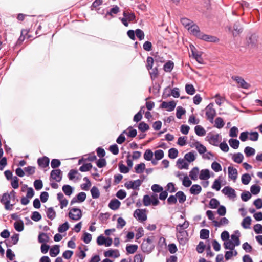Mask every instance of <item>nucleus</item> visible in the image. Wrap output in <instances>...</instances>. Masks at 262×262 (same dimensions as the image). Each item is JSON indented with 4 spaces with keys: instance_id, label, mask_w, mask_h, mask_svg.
<instances>
[{
    "instance_id": "1",
    "label": "nucleus",
    "mask_w": 262,
    "mask_h": 262,
    "mask_svg": "<svg viewBox=\"0 0 262 262\" xmlns=\"http://www.w3.org/2000/svg\"><path fill=\"white\" fill-rule=\"evenodd\" d=\"M205 110L207 119L210 122L213 123L214 118L216 114V111L213 108V104L212 103H209L205 108Z\"/></svg>"
},
{
    "instance_id": "2",
    "label": "nucleus",
    "mask_w": 262,
    "mask_h": 262,
    "mask_svg": "<svg viewBox=\"0 0 262 262\" xmlns=\"http://www.w3.org/2000/svg\"><path fill=\"white\" fill-rule=\"evenodd\" d=\"M10 198L8 195V193H4L0 198V202L2 204H4L5 208L7 210H11L12 206L14 205V204H10Z\"/></svg>"
},
{
    "instance_id": "3",
    "label": "nucleus",
    "mask_w": 262,
    "mask_h": 262,
    "mask_svg": "<svg viewBox=\"0 0 262 262\" xmlns=\"http://www.w3.org/2000/svg\"><path fill=\"white\" fill-rule=\"evenodd\" d=\"M81 210L77 208H71L69 212V216L73 220L78 221L82 217Z\"/></svg>"
},
{
    "instance_id": "4",
    "label": "nucleus",
    "mask_w": 262,
    "mask_h": 262,
    "mask_svg": "<svg viewBox=\"0 0 262 262\" xmlns=\"http://www.w3.org/2000/svg\"><path fill=\"white\" fill-rule=\"evenodd\" d=\"M141 248L143 252L150 253L153 249L151 239L148 237L146 240H144L141 244Z\"/></svg>"
},
{
    "instance_id": "5",
    "label": "nucleus",
    "mask_w": 262,
    "mask_h": 262,
    "mask_svg": "<svg viewBox=\"0 0 262 262\" xmlns=\"http://www.w3.org/2000/svg\"><path fill=\"white\" fill-rule=\"evenodd\" d=\"M134 217L140 222H144L147 220V215L145 210L137 209L134 212Z\"/></svg>"
},
{
    "instance_id": "6",
    "label": "nucleus",
    "mask_w": 262,
    "mask_h": 262,
    "mask_svg": "<svg viewBox=\"0 0 262 262\" xmlns=\"http://www.w3.org/2000/svg\"><path fill=\"white\" fill-rule=\"evenodd\" d=\"M62 178V172L59 169H53L51 171L50 180H55L57 182H60Z\"/></svg>"
},
{
    "instance_id": "7",
    "label": "nucleus",
    "mask_w": 262,
    "mask_h": 262,
    "mask_svg": "<svg viewBox=\"0 0 262 262\" xmlns=\"http://www.w3.org/2000/svg\"><path fill=\"white\" fill-rule=\"evenodd\" d=\"M142 183V180L138 179L135 181H130L125 184V187L128 189H139Z\"/></svg>"
},
{
    "instance_id": "8",
    "label": "nucleus",
    "mask_w": 262,
    "mask_h": 262,
    "mask_svg": "<svg viewBox=\"0 0 262 262\" xmlns=\"http://www.w3.org/2000/svg\"><path fill=\"white\" fill-rule=\"evenodd\" d=\"M187 30L189 31L192 35L199 39L203 33L200 31L199 26L194 23L187 28Z\"/></svg>"
},
{
    "instance_id": "9",
    "label": "nucleus",
    "mask_w": 262,
    "mask_h": 262,
    "mask_svg": "<svg viewBox=\"0 0 262 262\" xmlns=\"http://www.w3.org/2000/svg\"><path fill=\"white\" fill-rule=\"evenodd\" d=\"M220 136L219 134H216L215 135L211 134L208 135L206 138H207V140L209 142V143L215 146H217L219 145V143L220 141Z\"/></svg>"
},
{
    "instance_id": "10",
    "label": "nucleus",
    "mask_w": 262,
    "mask_h": 262,
    "mask_svg": "<svg viewBox=\"0 0 262 262\" xmlns=\"http://www.w3.org/2000/svg\"><path fill=\"white\" fill-rule=\"evenodd\" d=\"M222 192L230 199L235 198L236 196L235 190L229 186H225L222 190Z\"/></svg>"
},
{
    "instance_id": "11",
    "label": "nucleus",
    "mask_w": 262,
    "mask_h": 262,
    "mask_svg": "<svg viewBox=\"0 0 262 262\" xmlns=\"http://www.w3.org/2000/svg\"><path fill=\"white\" fill-rule=\"evenodd\" d=\"M176 106V103L174 101L169 102L163 101L160 105V107L165 108L168 112H171L174 110Z\"/></svg>"
},
{
    "instance_id": "12",
    "label": "nucleus",
    "mask_w": 262,
    "mask_h": 262,
    "mask_svg": "<svg viewBox=\"0 0 262 262\" xmlns=\"http://www.w3.org/2000/svg\"><path fill=\"white\" fill-rule=\"evenodd\" d=\"M86 197V193L84 192H81L77 195L76 197H74L72 199L70 205H72L77 202H83L85 201Z\"/></svg>"
},
{
    "instance_id": "13",
    "label": "nucleus",
    "mask_w": 262,
    "mask_h": 262,
    "mask_svg": "<svg viewBox=\"0 0 262 262\" xmlns=\"http://www.w3.org/2000/svg\"><path fill=\"white\" fill-rule=\"evenodd\" d=\"M232 78L239 85L240 87L246 89L249 87V84L247 83L241 77L233 76Z\"/></svg>"
},
{
    "instance_id": "14",
    "label": "nucleus",
    "mask_w": 262,
    "mask_h": 262,
    "mask_svg": "<svg viewBox=\"0 0 262 262\" xmlns=\"http://www.w3.org/2000/svg\"><path fill=\"white\" fill-rule=\"evenodd\" d=\"M50 162V159L48 157L44 156L42 158H39L37 160V163L38 165L42 168H45L49 166Z\"/></svg>"
},
{
    "instance_id": "15",
    "label": "nucleus",
    "mask_w": 262,
    "mask_h": 262,
    "mask_svg": "<svg viewBox=\"0 0 262 262\" xmlns=\"http://www.w3.org/2000/svg\"><path fill=\"white\" fill-rule=\"evenodd\" d=\"M104 255L106 257L117 258L120 256V254L119 251L117 249H110L105 251L104 253Z\"/></svg>"
},
{
    "instance_id": "16",
    "label": "nucleus",
    "mask_w": 262,
    "mask_h": 262,
    "mask_svg": "<svg viewBox=\"0 0 262 262\" xmlns=\"http://www.w3.org/2000/svg\"><path fill=\"white\" fill-rule=\"evenodd\" d=\"M228 170L229 178L233 181H235L237 177V169L232 166H229L228 168Z\"/></svg>"
},
{
    "instance_id": "17",
    "label": "nucleus",
    "mask_w": 262,
    "mask_h": 262,
    "mask_svg": "<svg viewBox=\"0 0 262 262\" xmlns=\"http://www.w3.org/2000/svg\"><path fill=\"white\" fill-rule=\"evenodd\" d=\"M177 165L180 169H188L189 167V164L185 161V160L182 158H179L177 161Z\"/></svg>"
},
{
    "instance_id": "18",
    "label": "nucleus",
    "mask_w": 262,
    "mask_h": 262,
    "mask_svg": "<svg viewBox=\"0 0 262 262\" xmlns=\"http://www.w3.org/2000/svg\"><path fill=\"white\" fill-rule=\"evenodd\" d=\"M120 202L118 200L114 199L111 200L108 204V207L111 209L116 210L120 207Z\"/></svg>"
},
{
    "instance_id": "19",
    "label": "nucleus",
    "mask_w": 262,
    "mask_h": 262,
    "mask_svg": "<svg viewBox=\"0 0 262 262\" xmlns=\"http://www.w3.org/2000/svg\"><path fill=\"white\" fill-rule=\"evenodd\" d=\"M193 145L198 152L201 155L203 154L207 151L206 147L198 141L195 142Z\"/></svg>"
},
{
    "instance_id": "20",
    "label": "nucleus",
    "mask_w": 262,
    "mask_h": 262,
    "mask_svg": "<svg viewBox=\"0 0 262 262\" xmlns=\"http://www.w3.org/2000/svg\"><path fill=\"white\" fill-rule=\"evenodd\" d=\"M257 41V36L255 34L251 35V36L247 39V43L251 47H254L256 46Z\"/></svg>"
},
{
    "instance_id": "21",
    "label": "nucleus",
    "mask_w": 262,
    "mask_h": 262,
    "mask_svg": "<svg viewBox=\"0 0 262 262\" xmlns=\"http://www.w3.org/2000/svg\"><path fill=\"white\" fill-rule=\"evenodd\" d=\"M200 39H202L205 41H206L213 42H215L218 40V39L216 37L211 36V35L205 34L203 33L201 35Z\"/></svg>"
},
{
    "instance_id": "22",
    "label": "nucleus",
    "mask_w": 262,
    "mask_h": 262,
    "mask_svg": "<svg viewBox=\"0 0 262 262\" xmlns=\"http://www.w3.org/2000/svg\"><path fill=\"white\" fill-rule=\"evenodd\" d=\"M201 190L202 188L200 185L198 184H194L191 187L190 189V192L192 194L197 195L201 192Z\"/></svg>"
},
{
    "instance_id": "23",
    "label": "nucleus",
    "mask_w": 262,
    "mask_h": 262,
    "mask_svg": "<svg viewBox=\"0 0 262 262\" xmlns=\"http://www.w3.org/2000/svg\"><path fill=\"white\" fill-rule=\"evenodd\" d=\"M50 239L49 236L48 235L47 233H41L39 234L38 237V240L39 243H46L49 242Z\"/></svg>"
},
{
    "instance_id": "24",
    "label": "nucleus",
    "mask_w": 262,
    "mask_h": 262,
    "mask_svg": "<svg viewBox=\"0 0 262 262\" xmlns=\"http://www.w3.org/2000/svg\"><path fill=\"white\" fill-rule=\"evenodd\" d=\"M62 191L66 195L70 196L74 191V188L69 185H64L62 186Z\"/></svg>"
},
{
    "instance_id": "25",
    "label": "nucleus",
    "mask_w": 262,
    "mask_h": 262,
    "mask_svg": "<svg viewBox=\"0 0 262 262\" xmlns=\"http://www.w3.org/2000/svg\"><path fill=\"white\" fill-rule=\"evenodd\" d=\"M60 252L59 247L58 245H54L50 250V255L52 257H56Z\"/></svg>"
},
{
    "instance_id": "26",
    "label": "nucleus",
    "mask_w": 262,
    "mask_h": 262,
    "mask_svg": "<svg viewBox=\"0 0 262 262\" xmlns=\"http://www.w3.org/2000/svg\"><path fill=\"white\" fill-rule=\"evenodd\" d=\"M244 159V156L241 152L234 154L232 156V160L235 163L238 164L241 163Z\"/></svg>"
},
{
    "instance_id": "27",
    "label": "nucleus",
    "mask_w": 262,
    "mask_h": 262,
    "mask_svg": "<svg viewBox=\"0 0 262 262\" xmlns=\"http://www.w3.org/2000/svg\"><path fill=\"white\" fill-rule=\"evenodd\" d=\"M210 177L209 170L208 169H203L200 172L199 178L202 180H204L209 179Z\"/></svg>"
},
{
    "instance_id": "28",
    "label": "nucleus",
    "mask_w": 262,
    "mask_h": 262,
    "mask_svg": "<svg viewBox=\"0 0 262 262\" xmlns=\"http://www.w3.org/2000/svg\"><path fill=\"white\" fill-rule=\"evenodd\" d=\"M199 169L198 167H195L192 169L189 172V177L193 180H196L198 179Z\"/></svg>"
},
{
    "instance_id": "29",
    "label": "nucleus",
    "mask_w": 262,
    "mask_h": 262,
    "mask_svg": "<svg viewBox=\"0 0 262 262\" xmlns=\"http://www.w3.org/2000/svg\"><path fill=\"white\" fill-rule=\"evenodd\" d=\"M176 196L177 199H178V201L180 203H183L186 199V196L184 193L182 191H179L176 193Z\"/></svg>"
},
{
    "instance_id": "30",
    "label": "nucleus",
    "mask_w": 262,
    "mask_h": 262,
    "mask_svg": "<svg viewBox=\"0 0 262 262\" xmlns=\"http://www.w3.org/2000/svg\"><path fill=\"white\" fill-rule=\"evenodd\" d=\"M251 223V217L250 216H247L243 219L241 225L244 228L248 229L250 227Z\"/></svg>"
},
{
    "instance_id": "31",
    "label": "nucleus",
    "mask_w": 262,
    "mask_h": 262,
    "mask_svg": "<svg viewBox=\"0 0 262 262\" xmlns=\"http://www.w3.org/2000/svg\"><path fill=\"white\" fill-rule=\"evenodd\" d=\"M195 134L199 136H204L206 134V130L200 125H196L194 127Z\"/></svg>"
},
{
    "instance_id": "32",
    "label": "nucleus",
    "mask_w": 262,
    "mask_h": 262,
    "mask_svg": "<svg viewBox=\"0 0 262 262\" xmlns=\"http://www.w3.org/2000/svg\"><path fill=\"white\" fill-rule=\"evenodd\" d=\"M196 155H194L193 152H189L187 153L184 156V159L188 162H192L196 159Z\"/></svg>"
},
{
    "instance_id": "33",
    "label": "nucleus",
    "mask_w": 262,
    "mask_h": 262,
    "mask_svg": "<svg viewBox=\"0 0 262 262\" xmlns=\"http://www.w3.org/2000/svg\"><path fill=\"white\" fill-rule=\"evenodd\" d=\"M214 225L215 227H220L222 225H227L229 221L226 217H222L220 221H213Z\"/></svg>"
},
{
    "instance_id": "34",
    "label": "nucleus",
    "mask_w": 262,
    "mask_h": 262,
    "mask_svg": "<svg viewBox=\"0 0 262 262\" xmlns=\"http://www.w3.org/2000/svg\"><path fill=\"white\" fill-rule=\"evenodd\" d=\"M145 169V164L144 163H141L137 164L135 167V172L137 173H142Z\"/></svg>"
},
{
    "instance_id": "35",
    "label": "nucleus",
    "mask_w": 262,
    "mask_h": 262,
    "mask_svg": "<svg viewBox=\"0 0 262 262\" xmlns=\"http://www.w3.org/2000/svg\"><path fill=\"white\" fill-rule=\"evenodd\" d=\"M46 214L47 217L51 220H53L56 216V212L53 207L48 208Z\"/></svg>"
},
{
    "instance_id": "36",
    "label": "nucleus",
    "mask_w": 262,
    "mask_h": 262,
    "mask_svg": "<svg viewBox=\"0 0 262 262\" xmlns=\"http://www.w3.org/2000/svg\"><path fill=\"white\" fill-rule=\"evenodd\" d=\"M228 142L230 146L233 149H237L239 147V141L237 139L231 138L229 140Z\"/></svg>"
},
{
    "instance_id": "37",
    "label": "nucleus",
    "mask_w": 262,
    "mask_h": 262,
    "mask_svg": "<svg viewBox=\"0 0 262 262\" xmlns=\"http://www.w3.org/2000/svg\"><path fill=\"white\" fill-rule=\"evenodd\" d=\"M91 193L93 199H96L99 197L100 192L98 188L96 186H93L91 189Z\"/></svg>"
},
{
    "instance_id": "38",
    "label": "nucleus",
    "mask_w": 262,
    "mask_h": 262,
    "mask_svg": "<svg viewBox=\"0 0 262 262\" xmlns=\"http://www.w3.org/2000/svg\"><path fill=\"white\" fill-rule=\"evenodd\" d=\"M244 153L247 157H249L255 154V150L252 147L247 146L244 149Z\"/></svg>"
},
{
    "instance_id": "39",
    "label": "nucleus",
    "mask_w": 262,
    "mask_h": 262,
    "mask_svg": "<svg viewBox=\"0 0 262 262\" xmlns=\"http://www.w3.org/2000/svg\"><path fill=\"white\" fill-rule=\"evenodd\" d=\"M236 246L233 243V241L228 240L225 242L224 243V247L225 249H229L230 250H234L235 247Z\"/></svg>"
},
{
    "instance_id": "40",
    "label": "nucleus",
    "mask_w": 262,
    "mask_h": 262,
    "mask_svg": "<svg viewBox=\"0 0 262 262\" xmlns=\"http://www.w3.org/2000/svg\"><path fill=\"white\" fill-rule=\"evenodd\" d=\"M119 12V8L117 5L113 6L112 8L110 9L109 11H107L105 14V17H106L107 15L113 16V14H116Z\"/></svg>"
},
{
    "instance_id": "41",
    "label": "nucleus",
    "mask_w": 262,
    "mask_h": 262,
    "mask_svg": "<svg viewBox=\"0 0 262 262\" xmlns=\"http://www.w3.org/2000/svg\"><path fill=\"white\" fill-rule=\"evenodd\" d=\"M138 249V246L136 245H127L126 247V250L129 254L134 253Z\"/></svg>"
},
{
    "instance_id": "42",
    "label": "nucleus",
    "mask_w": 262,
    "mask_h": 262,
    "mask_svg": "<svg viewBox=\"0 0 262 262\" xmlns=\"http://www.w3.org/2000/svg\"><path fill=\"white\" fill-rule=\"evenodd\" d=\"M251 180V176L248 173H245L242 176V182L244 185H248Z\"/></svg>"
},
{
    "instance_id": "43",
    "label": "nucleus",
    "mask_w": 262,
    "mask_h": 262,
    "mask_svg": "<svg viewBox=\"0 0 262 262\" xmlns=\"http://www.w3.org/2000/svg\"><path fill=\"white\" fill-rule=\"evenodd\" d=\"M173 62L171 61H169L164 65L163 69L166 72H170L173 69Z\"/></svg>"
},
{
    "instance_id": "44",
    "label": "nucleus",
    "mask_w": 262,
    "mask_h": 262,
    "mask_svg": "<svg viewBox=\"0 0 262 262\" xmlns=\"http://www.w3.org/2000/svg\"><path fill=\"white\" fill-rule=\"evenodd\" d=\"M214 122V126L219 129L222 128L225 125V123L223 121V119L221 117L216 118Z\"/></svg>"
},
{
    "instance_id": "45",
    "label": "nucleus",
    "mask_w": 262,
    "mask_h": 262,
    "mask_svg": "<svg viewBox=\"0 0 262 262\" xmlns=\"http://www.w3.org/2000/svg\"><path fill=\"white\" fill-rule=\"evenodd\" d=\"M69 225L68 222H66L63 224L60 225L58 228V231L59 233H63L68 230Z\"/></svg>"
},
{
    "instance_id": "46",
    "label": "nucleus",
    "mask_w": 262,
    "mask_h": 262,
    "mask_svg": "<svg viewBox=\"0 0 262 262\" xmlns=\"http://www.w3.org/2000/svg\"><path fill=\"white\" fill-rule=\"evenodd\" d=\"M178 155V151L176 148H171L168 150V156L170 159L176 158Z\"/></svg>"
},
{
    "instance_id": "47",
    "label": "nucleus",
    "mask_w": 262,
    "mask_h": 262,
    "mask_svg": "<svg viewBox=\"0 0 262 262\" xmlns=\"http://www.w3.org/2000/svg\"><path fill=\"white\" fill-rule=\"evenodd\" d=\"M186 113L185 110L181 106L177 107L176 116L178 119H181L182 116L184 115Z\"/></svg>"
},
{
    "instance_id": "48",
    "label": "nucleus",
    "mask_w": 262,
    "mask_h": 262,
    "mask_svg": "<svg viewBox=\"0 0 262 262\" xmlns=\"http://www.w3.org/2000/svg\"><path fill=\"white\" fill-rule=\"evenodd\" d=\"M181 23L187 29L193 23L192 21L185 17L181 19Z\"/></svg>"
},
{
    "instance_id": "49",
    "label": "nucleus",
    "mask_w": 262,
    "mask_h": 262,
    "mask_svg": "<svg viewBox=\"0 0 262 262\" xmlns=\"http://www.w3.org/2000/svg\"><path fill=\"white\" fill-rule=\"evenodd\" d=\"M209 231L208 229H203L200 231V237L203 239H206L209 237Z\"/></svg>"
},
{
    "instance_id": "50",
    "label": "nucleus",
    "mask_w": 262,
    "mask_h": 262,
    "mask_svg": "<svg viewBox=\"0 0 262 262\" xmlns=\"http://www.w3.org/2000/svg\"><path fill=\"white\" fill-rule=\"evenodd\" d=\"M153 157V152L150 149H147L144 154V158L147 161H150Z\"/></svg>"
},
{
    "instance_id": "51",
    "label": "nucleus",
    "mask_w": 262,
    "mask_h": 262,
    "mask_svg": "<svg viewBox=\"0 0 262 262\" xmlns=\"http://www.w3.org/2000/svg\"><path fill=\"white\" fill-rule=\"evenodd\" d=\"M219 205L220 202L217 199L212 198L210 200L209 202L210 208L212 209H215L219 206Z\"/></svg>"
},
{
    "instance_id": "52",
    "label": "nucleus",
    "mask_w": 262,
    "mask_h": 262,
    "mask_svg": "<svg viewBox=\"0 0 262 262\" xmlns=\"http://www.w3.org/2000/svg\"><path fill=\"white\" fill-rule=\"evenodd\" d=\"M92 168V165L89 163L83 164L79 168V170L81 172L89 171Z\"/></svg>"
},
{
    "instance_id": "53",
    "label": "nucleus",
    "mask_w": 262,
    "mask_h": 262,
    "mask_svg": "<svg viewBox=\"0 0 262 262\" xmlns=\"http://www.w3.org/2000/svg\"><path fill=\"white\" fill-rule=\"evenodd\" d=\"M250 191L253 194L256 195L259 193L260 191V187L256 184L253 185L251 186Z\"/></svg>"
},
{
    "instance_id": "54",
    "label": "nucleus",
    "mask_w": 262,
    "mask_h": 262,
    "mask_svg": "<svg viewBox=\"0 0 262 262\" xmlns=\"http://www.w3.org/2000/svg\"><path fill=\"white\" fill-rule=\"evenodd\" d=\"M185 91L186 93L189 95H193L195 93V89L192 84H187L185 85Z\"/></svg>"
},
{
    "instance_id": "55",
    "label": "nucleus",
    "mask_w": 262,
    "mask_h": 262,
    "mask_svg": "<svg viewBox=\"0 0 262 262\" xmlns=\"http://www.w3.org/2000/svg\"><path fill=\"white\" fill-rule=\"evenodd\" d=\"M149 128V125L144 122H140L138 125V129L142 132L148 130Z\"/></svg>"
},
{
    "instance_id": "56",
    "label": "nucleus",
    "mask_w": 262,
    "mask_h": 262,
    "mask_svg": "<svg viewBox=\"0 0 262 262\" xmlns=\"http://www.w3.org/2000/svg\"><path fill=\"white\" fill-rule=\"evenodd\" d=\"M154 155H155V158L157 160H160L162 159L164 157V156L163 151L161 149L156 150L154 152Z\"/></svg>"
},
{
    "instance_id": "57",
    "label": "nucleus",
    "mask_w": 262,
    "mask_h": 262,
    "mask_svg": "<svg viewBox=\"0 0 262 262\" xmlns=\"http://www.w3.org/2000/svg\"><path fill=\"white\" fill-rule=\"evenodd\" d=\"M126 221L122 217H119L117 219V228L122 229L126 225Z\"/></svg>"
},
{
    "instance_id": "58",
    "label": "nucleus",
    "mask_w": 262,
    "mask_h": 262,
    "mask_svg": "<svg viewBox=\"0 0 262 262\" xmlns=\"http://www.w3.org/2000/svg\"><path fill=\"white\" fill-rule=\"evenodd\" d=\"M211 168L215 172H219L222 170V167L220 164L214 161L211 164Z\"/></svg>"
},
{
    "instance_id": "59",
    "label": "nucleus",
    "mask_w": 262,
    "mask_h": 262,
    "mask_svg": "<svg viewBox=\"0 0 262 262\" xmlns=\"http://www.w3.org/2000/svg\"><path fill=\"white\" fill-rule=\"evenodd\" d=\"M14 226L15 230L18 232H21L24 230V223L22 221L15 222Z\"/></svg>"
},
{
    "instance_id": "60",
    "label": "nucleus",
    "mask_w": 262,
    "mask_h": 262,
    "mask_svg": "<svg viewBox=\"0 0 262 262\" xmlns=\"http://www.w3.org/2000/svg\"><path fill=\"white\" fill-rule=\"evenodd\" d=\"M221 187V181L219 179H215L213 182V185H212V188L216 190V191H219Z\"/></svg>"
},
{
    "instance_id": "61",
    "label": "nucleus",
    "mask_w": 262,
    "mask_h": 262,
    "mask_svg": "<svg viewBox=\"0 0 262 262\" xmlns=\"http://www.w3.org/2000/svg\"><path fill=\"white\" fill-rule=\"evenodd\" d=\"M251 198V194L249 191H244L241 194V199L244 202L248 201Z\"/></svg>"
},
{
    "instance_id": "62",
    "label": "nucleus",
    "mask_w": 262,
    "mask_h": 262,
    "mask_svg": "<svg viewBox=\"0 0 262 262\" xmlns=\"http://www.w3.org/2000/svg\"><path fill=\"white\" fill-rule=\"evenodd\" d=\"M206 245L203 241H200L196 247V251L199 253L204 252Z\"/></svg>"
},
{
    "instance_id": "63",
    "label": "nucleus",
    "mask_w": 262,
    "mask_h": 262,
    "mask_svg": "<svg viewBox=\"0 0 262 262\" xmlns=\"http://www.w3.org/2000/svg\"><path fill=\"white\" fill-rule=\"evenodd\" d=\"M249 135V139L252 141H256L258 139L259 134L257 132H251Z\"/></svg>"
},
{
    "instance_id": "64",
    "label": "nucleus",
    "mask_w": 262,
    "mask_h": 262,
    "mask_svg": "<svg viewBox=\"0 0 262 262\" xmlns=\"http://www.w3.org/2000/svg\"><path fill=\"white\" fill-rule=\"evenodd\" d=\"M31 218L34 221L38 222L41 219V215L38 212L34 211L32 213Z\"/></svg>"
}]
</instances>
